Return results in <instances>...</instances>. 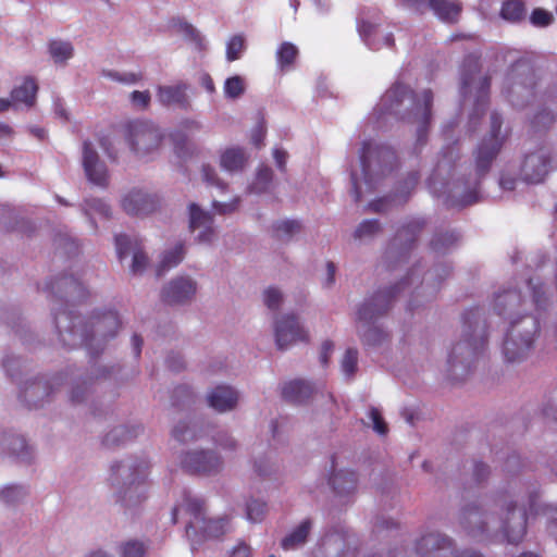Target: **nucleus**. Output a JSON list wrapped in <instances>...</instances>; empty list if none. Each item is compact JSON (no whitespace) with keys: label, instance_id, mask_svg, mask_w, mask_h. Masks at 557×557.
Segmentation results:
<instances>
[{"label":"nucleus","instance_id":"nucleus-1","mask_svg":"<svg viewBox=\"0 0 557 557\" xmlns=\"http://www.w3.org/2000/svg\"><path fill=\"white\" fill-rule=\"evenodd\" d=\"M524 302L520 292L516 289L497 293L494 299L496 313L510 319V326L503 346L507 362H518L527 358L540 330L537 318L530 314L520 315L518 308Z\"/></svg>","mask_w":557,"mask_h":557},{"label":"nucleus","instance_id":"nucleus-2","mask_svg":"<svg viewBox=\"0 0 557 557\" xmlns=\"http://www.w3.org/2000/svg\"><path fill=\"white\" fill-rule=\"evenodd\" d=\"M54 323L58 335L64 346H84L89 350L99 347L109 338H113L121 327L116 311H106L92 315L82 324L79 315L67 308L54 312Z\"/></svg>","mask_w":557,"mask_h":557},{"label":"nucleus","instance_id":"nucleus-3","mask_svg":"<svg viewBox=\"0 0 557 557\" xmlns=\"http://www.w3.org/2000/svg\"><path fill=\"white\" fill-rule=\"evenodd\" d=\"M405 99H410V110L400 116L403 121L418 123L416 148L426 143L428 132L432 117L433 92L424 89L421 101L416 92L407 85L396 82L385 91L380 101L381 114H398Z\"/></svg>","mask_w":557,"mask_h":557},{"label":"nucleus","instance_id":"nucleus-4","mask_svg":"<svg viewBox=\"0 0 557 557\" xmlns=\"http://www.w3.org/2000/svg\"><path fill=\"white\" fill-rule=\"evenodd\" d=\"M537 494H531L529 497V508L522 510H517L516 504L507 500L505 496H500L494 502L495 507H500L505 511V518L502 519L499 528L508 543L518 544L523 540L527 533L528 513L549 515L554 511L557 516L556 507L549 505L540 507L537 506ZM548 531L557 541V517L549 522Z\"/></svg>","mask_w":557,"mask_h":557},{"label":"nucleus","instance_id":"nucleus-5","mask_svg":"<svg viewBox=\"0 0 557 557\" xmlns=\"http://www.w3.org/2000/svg\"><path fill=\"white\" fill-rule=\"evenodd\" d=\"M502 124L500 115L493 112L491 114L490 134L480 141L474 151L475 180L473 187L462 196L461 202L463 206L475 203L479 200L480 180L490 171L504 144V137L500 136Z\"/></svg>","mask_w":557,"mask_h":557},{"label":"nucleus","instance_id":"nucleus-6","mask_svg":"<svg viewBox=\"0 0 557 557\" xmlns=\"http://www.w3.org/2000/svg\"><path fill=\"white\" fill-rule=\"evenodd\" d=\"M481 57L470 53L465 57L460 69V94L463 98L474 96V113L472 123L479 113H483L488 103L491 77L481 74Z\"/></svg>","mask_w":557,"mask_h":557},{"label":"nucleus","instance_id":"nucleus-7","mask_svg":"<svg viewBox=\"0 0 557 557\" xmlns=\"http://www.w3.org/2000/svg\"><path fill=\"white\" fill-rule=\"evenodd\" d=\"M479 308L469 309L463 313L465 338L454 345L448 356V363L451 368H455L458 362L472 361L484 350L487 344V334L484 327L479 330Z\"/></svg>","mask_w":557,"mask_h":557},{"label":"nucleus","instance_id":"nucleus-8","mask_svg":"<svg viewBox=\"0 0 557 557\" xmlns=\"http://www.w3.org/2000/svg\"><path fill=\"white\" fill-rule=\"evenodd\" d=\"M491 506L484 500H475L461 507L458 513V525L460 531L469 539L476 542L494 541L498 532L492 530L495 522L493 515H490Z\"/></svg>","mask_w":557,"mask_h":557},{"label":"nucleus","instance_id":"nucleus-9","mask_svg":"<svg viewBox=\"0 0 557 557\" xmlns=\"http://www.w3.org/2000/svg\"><path fill=\"white\" fill-rule=\"evenodd\" d=\"M411 276L386 289H380L367 299L358 310V320L371 323L387 313L398 293L409 284Z\"/></svg>","mask_w":557,"mask_h":557},{"label":"nucleus","instance_id":"nucleus-10","mask_svg":"<svg viewBox=\"0 0 557 557\" xmlns=\"http://www.w3.org/2000/svg\"><path fill=\"white\" fill-rule=\"evenodd\" d=\"M126 136L132 150L140 156L158 149L163 138L160 129L153 123L147 121L129 123Z\"/></svg>","mask_w":557,"mask_h":557},{"label":"nucleus","instance_id":"nucleus-11","mask_svg":"<svg viewBox=\"0 0 557 557\" xmlns=\"http://www.w3.org/2000/svg\"><path fill=\"white\" fill-rule=\"evenodd\" d=\"M454 541L440 532H426L421 535L414 546V557H441V552L450 549ZM450 557H484L480 552L472 549L454 550Z\"/></svg>","mask_w":557,"mask_h":557},{"label":"nucleus","instance_id":"nucleus-12","mask_svg":"<svg viewBox=\"0 0 557 557\" xmlns=\"http://www.w3.org/2000/svg\"><path fill=\"white\" fill-rule=\"evenodd\" d=\"M274 334L280 350H284L297 342H309L308 332L299 324L294 314H286L278 319L275 322Z\"/></svg>","mask_w":557,"mask_h":557},{"label":"nucleus","instance_id":"nucleus-13","mask_svg":"<svg viewBox=\"0 0 557 557\" xmlns=\"http://www.w3.org/2000/svg\"><path fill=\"white\" fill-rule=\"evenodd\" d=\"M181 466L188 473L211 474L222 468V460L213 451L196 450L186 453Z\"/></svg>","mask_w":557,"mask_h":557},{"label":"nucleus","instance_id":"nucleus-14","mask_svg":"<svg viewBox=\"0 0 557 557\" xmlns=\"http://www.w3.org/2000/svg\"><path fill=\"white\" fill-rule=\"evenodd\" d=\"M550 157L545 148L525 156L521 166V175L528 183L537 184L543 182L548 173Z\"/></svg>","mask_w":557,"mask_h":557},{"label":"nucleus","instance_id":"nucleus-15","mask_svg":"<svg viewBox=\"0 0 557 557\" xmlns=\"http://www.w3.org/2000/svg\"><path fill=\"white\" fill-rule=\"evenodd\" d=\"M83 166L87 178L95 185L106 187L109 182L107 166L99 160L97 151L89 140L83 144Z\"/></svg>","mask_w":557,"mask_h":557},{"label":"nucleus","instance_id":"nucleus-16","mask_svg":"<svg viewBox=\"0 0 557 557\" xmlns=\"http://www.w3.org/2000/svg\"><path fill=\"white\" fill-rule=\"evenodd\" d=\"M115 248L120 260L133 253L131 270L134 274L141 273L147 268L148 257L138 240H132L127 235L120 234L115 236Z\"/></svg>","mask_w":557,"mask_h":557},{"label":"nucleus","instance_id":"nucleus-17","mask_svg":"<svg viewBox=\"0 0 557 557\" xmlns=\"http://www.w3.org/2000/svg\"><path fill=\"white\" fill-rule=\"evenodd\" d=\"M425 226L423 219H411L406 222L395 234L392 246L404 258L414 246L417 238Z\"/></svg>","mask_w":557,"mask_h":557},{"label":"nucleus","instance_id":"nucleus-18","mask_svg":"<svg viewBox=\"0 0 557 557\" xmlns=\"http://www.w3.org/2000/svg\"><path fill=\"white\" fill-rule=\"evenodd\" d=\"M53 299H62L63 294L73 299L81 300L86 297L87 290L83 284L73 275L62 274L54 281H50L46 286Z\"/></svg>","mask_w":557,"mask_h":557},{"label":"nucleus","instance_id":"nucleus-19","mask_svg":"<svg viewBox=\"0 0 557 557\" xmlns=\"http://www.w3.org/2000/svg\"><path fill=\"white\" fill-rule=\"evenodd\" d=\"M159 200L156 196L141 190H132L122 200L123 210L129 215H146L158 208Z\"/></svg>","mask_w":557,"mask_h":557},{"label":"nucleus","instance_id":"nucleus-20","mask_svg":"<svg viewBox=\"0 0 557 557\" xmlns=\"http://www.w3.org/2000/svg\"><path fill=\"white\" fill-rule=\"evenodd\" d=\"M196 294V284L188 277H177L162 292V300L168 305H178L191 299Z\"/></svg>","mask_w":557,"mask_h":557},{"label":"nucleus","instance_id":"nucleus-21","mask_svg":"<svg viewBox=\"0 0 557 557\" xmlns=\"http://www.w3.org/2000/svg\"><path fill=\"white\" fill-rule=\"evenodd\" d=\"M374 156L379 163H392L396 160L395 151L386 146H373L371 140H364L362 143L359 158L361 170L366 178L370 175L371 158Z\"/></svg>","mask_w":557,"mask_h":557},{"label":"nucleus","instance_id":"nucleus-22","mask_svg":"<svg viewBox=\"0 0 557 557\" xmlns=\"http://www.w3.org/2000/svg\"><path fill=\"white\" fill-rule=\"evenodd\" d=\"M208 404L219 412H225L235 408L238 401L237 392L231 386L219 385L207 396Z\"/></svg>","mask_w":557,"mask_h":557},{"label":"nucleus","instance_id":"nucleus-23","mask_svg":"<svg viewBox=\"0 0 557 557\" xmlns=\"http://www.w3.org/2000/svg\"><path fill=\"white\" fill-rule=\"evenodd\" d=\"M212 216L209 212L203 211L196 203L189 206V228L195 231L196 228L203 227L205 230L199 234L198 239L201 243L211 242L213 237V228L211 227Z\"/></svg>","mask_w":557,"mask_h":557},{"label":"nucleus","instance_id":"nucleus-24","mask_svg":"<svg viewBox=\"0 0 557 557\" xmlns=\"http://www.w3.org/2000/svg\"><path fill=\"white\" fill-rule=\"evenodd\" d=\"M313 394V387L304 380H293L282 387V397L293 404H304Z\"/></svg>","mask_w":557,"mask_h":557},{"label":"nucleus","instance_id":"nucleus-25","mask_svg":"<svg viewBox=\"0 0 557 557\" xmlns=\"http://www.w3.org/2000/svg\"><path fill=\"white\" fill-rule=\"evenodd\" d=\"M148 468V463L144 460L134 467V473L137 475L131 480L129 486L122 497V500L126 504V506H129L131 504L135 505L141 502V499L146 498V490L144 488L141 481L138 480V478L139 474L144 476Z\"/></svg>","mask_w":557,"mask_h":557},{"label":"nucleus","instance_id":"nucleus-26","mask_svg":"<svg viewBox=\"0 0 557 557\" xmlns=\"http://www.w3.org/2000/svg\"><path fill=\"white\" fill-rule=\"evenodd\" d=\"M329 483L335 493L343 495L347 494L356 488L357 476L356 473L348 470L335 471V459L332 458L331 475Z\"/></svg>","mask_w":557,"mask_h":557},{"label":"nucleus","instance_id":"nucleus-27","mask_svg":"<svg viewBox=\"0 0 557 557\" xmlns=\"http://www.w3.org/2000/svg\"><path fill=\"white\" fill-rule=\"evenodd\" d=\"M186 91L187 85L185 83H177L172 86H160L158 89V99L165 106L177 104L180 107H186L188 104Z\"/></svg>","mask_w":557,"mask_h":557},{"label":"nucleus","instance_id":"nucleus-28","mask_svg":"<svg viewBox=\"0 0 557 557\" xmlns=\"http://www.w3.org/2000/svg\"><path fill=\"white\" fill-rule=\"evenodd\" d=\"M428 4L440 20L447 23L457 22L461 12L460 4L450 0H429Z\"/></svg>","mask_w":557,"mask_h":557},{"label":"nucleus","instance_id":"nucleus-29","mask_svg":"<svg viewBox=\"0 0 557 557\" xmlns=\"http://www.w3.org/2000/svg\"><path fill=\"white\" fill-rule=\"evenodd\" d=\"M141 431L143 429L139 426L129 429L127 426L121 425L110 431L103 437L102 444L107 447L120 446L135 438Z\"/></svg>","mask_w":557,"mask_h":557},{"label":"nucleus","instance_id":"nucleus-30","mask_svg":"<svg viewBox=\"0 0 557 557\" xmlns=\"http://www.w3.org/2000/svg\"><path fill=\"white\" fill-rule=\"evenodd\" d=\"M38 86L34 78L27 77L23 83L15 87L11 92V98L15 102H23L30 107L34 104Z\"/></svg>","mask_w":557,"mask_h":557},{"label":"nucleus","instance_id":"nucleus-31","mask_svg":"<svg viewBox=\"0 0 557 557\" xmlns=\"http://www.w3.org/2000/svg\"><path fill=\"white\" fill-rule=\"evenodd\" d=\"M310 530L311 521L309 519L304 520L294 531L282 540V547L288 550L304 544L307 541Z\"/></svg>","mask_w":557,"mask_h":557},{"label":"nucleus","instance_id":"nucleus-32","mask_svg":"<svg viewBox=\"0 0 557 557\" xmlns=\"http://www.w3.org/2000/svg\"><path fill=\"white\" fill-rule=\"evenodd\" d=\"M511 73L524 75L525 77L517 85L518 89H530L535 86V72L528 59H520L511 66Z\"/></svg>","mask_w":557,"mask_h":557},{"label":"nucleus","instance_id":"nucleus-33","mask_svg":"<svg viewBox=\"0 0 557 557\" xmlns=\"http://www.w3.org/2000/svg\"><path fill=\"white\" fill-rule=\"evenodd\" d=\"M527 9L522 0H506L500 9V16L511 23H519L525 18Z\"/></svg>","mask_w":557,"mask_h":557},{"label":"nucleus","instance_id":"nucleus-34","mask_svg":"<svg viewBox=\"0 0 557 557\" xmlns=\"http://www.w3.org/2000/svg\"><path fill=\"white\" fill-rule=\"evenodd\" d=\"M184 255V245L182 243L177 244L173 250L166 251L157 268V275L162 276L166 271L180 264Z\"/></svg>","mask_w":557,"mask_h":557},{"label":"nucleus","instance_id":"nucleus-35","mask_svg":"<svg viewBox=\"0 0 557 557\" xmlns=\"http://www.w3.org/2000/svg\"><path fill=\"white\" fill-rule=\"evenodd\" d=\"M246 158L245 153L239 148L226 149L221 156V166L230 172L238 171L244 168Z\"/></svg>","mask_w":557,"mask_h":557},{"label":"nucleus","instance_id":"nucleus-36","mask_svg":"<svg viewBox=\"0 0 557 557\" xmlns=\"http://www.w3.org/2000/svg\"><path fill=\"white\" fill-rule=\"evenodd\" d=\"M298 57V49L292 42H283L276 51V61L281 70L289 69Z\"/></svg>","mask_w":557,"mask_h":557},{"label":"nucleus","instance_id":"nucleus-37","mask_svg":"<svg viewBox=\"0 0 557 557\" xmlns=\"http://www.w3.org/2000/svg\"><path fill=\"white\" fill-rule=\"evenodd\" d=\"M73 46L69 41L51 40L49 52L55 63H64L73 57Z\"/></svg>","mask_w":557,"mask_h":557},{"label":"nucleus","instance_id":"nucleus-38","mask_svg":"<svg viewBox=\"0 0 557 557\" xmlns=\"http://www.w3.org/2000/svg\"><path fill=\"white\" fill-rule=\"evenodd\" d=\"M181 507L193 516L195 520L205 519V503L202 499L191 497L189 494L185 493Z\"/></svg>","mask_w":557,"mask_h":557},{"label":"nucleus","instance_id":"nucleus-39","mask_svg":"<svg viewBox=\"0 0 557 557\" xmlns=\"http://www.w3.org/2000/svg\"><path fill=\"white\" fill-rule=\"evenodd\" d=\"M203 521V533L206 537H220L225 534L228 525V519L218 518Z\"/></svg>","mask_w":557,"mask_h":557},{"label":"nucleus","instance_id":"nucleus-40","mask_svg":"<svg viewBox=\"0 0 557 557\" xmlns=\"http://www.w3.org/2000/svg\"><path fill=\"white\" fill-rule=\"evenodd\" d=\"M273 178V172L268 166H261L256 175V178L251 185V191L261 194L268 190Z\"/></svg>","mask_w":557,"mask_h":557},{"label":"nucleus","instance_id":"nucleus-41","mask_svg":"<svg viewBox=\"0 0 557 557\" xmlns=\"http://www.w3.org/2000/svg\"><path fill=\"white\" fill-rule=\"evenodd\" d=\"M459 239L455 232H445L436 234L431 240V248L436 252H442L453 246Z\"/></svg>","mask_w":557,"mask_h":557},{"label":"nucleus","instance_id":"nucleus-42","mask_svg":"<svg viewBox=\"0 0 557 557\" xmlns=\"http://www.w3.org/2000/svg\"><path fill=\"white\" fill-rule=\"evenodd\" d=\"M301 225L298 221L286 220L275 224L274 232L277 239L289 238L294 234L300 232Z\"/></svg>","mask_w":557,"mask_h":557},{"label":"nucleus","instance_id":"nucleus-43","mask_svg":"<svg viewBox=\"0 0 557 557\" xmlns=\"http://www.w3.org/2000/svg\"><path fill=\"white\" fill-rule=\"evenodd\" d=\"M173 437L181 442L186 443L198 438L195 425L187 422H181L172 431Z\"/></svg>","mask_w":557,"mask_h":557},{"label":"nucleus","instance_id":"nucleus-44","mask_svg":"<svg viewBox=\"0 0 557 557\" xmlns=\"http://www.w3.org/2000/svg\"><path fill=\"white\" fill-rule=\"evenodd\" d=\"M245 50V38L243 35H234L226 45V59L228 62L236 61Z\"/></svg>","mask_w":557,"mask_h":557},{"label":"nucleus","instance_id":"nucleus-45","mask_svg":"<svg viewBox=\"0 0 557 557\" xmlns=\"http://www.w3.org/2000/svg\"><path fill=\"white\" fill-rule=\"evenodd\" d=\"M245 91L244 81L240 76L235 75L228 77L224 84L225 96L232 99H236L242 96Z\"/></svg>","mask_w":557,"mask_h":557},{"label":"nucleus","instance_id":"nucleus-46","mask_svg":"<svg viewBox=\"0 0 557 557\" xmlns=\"http://www.w3.org/2000/svg\"><path fill=\"white\" fill-rule=\"evenodd\" d=\"M528 287L531 292L532 302L535 306L536 310L544 309V305L546 304L545 293L543 290L542 283L535 282L533 277L528 281Z\"/></svg>","mask_w":557,"mask_h":557},{"label":"nucleus","instance_id":"nucleus-47","mask_svg":"<svg viewBox=\"0 0 557 557\" xmlns=\"http://www.w3.org/2000/svg\"><path fill=\"white\" fill-rule=\"evenodd\" d=\"M267 510V504L257 499L247 503V519L252 522H259L263 519Z\"/></svg>","mask_w":557,"mask_h":557},{"label":"nucleus","instance_id":"nucleus-48","mask_svg":"<svg viewBox=\"0 0 557 557\" xmlns=\"http://www.w3.org/2000/svg\"><path fill=\"white\" fill-rule=\"evenodd\" d=\"M0 495L5 504H15L25 497L26 492L20 485H9L1 491Z\"/></svg>","mask_w":557,"mask_h":557},{"label":"nucleus","instance_id":"nucleus-49","mask_svg":"<svg viewBox=\"0 0 557 557\" xmlns=\"http://www.w3.org/2000/svg\"><path fill=\"white\" fill-rule=\"evenodd\" d=\"M381 231V224L377 220H366L359 224L355 231L356 238L370 237Z\"/></svg>","mask_w":557,"mask_h":557},{"label":"nucleus","instance_id":"nucleus-50","mask_svg":"<svg viewBox=\"0 0 557 557\" xmlns=\"http://www.w3.org/2000/svg\"><path fill=\"white\" fill-rule=\"evenodd\" d=\"M358 363V351L355 348H348L342 360V370L343 372L351 376L357 371Z\"/></svg>","mask_w":557,"mask_h":557},{"label":"nucleus","instance_id":"nucleus-51","mask_svg":"<svg viewBox=\"0 0 557 557\" xmlns=\"http://www.w3.org/2000/svg\"><path fill=\"white\" fill-rule=\"evenodd\" d=\"M555 121V116L547 110L537 112L532 120V127L535 131L549 127Z\"/></svg>","mask_w":557,"mask_h":557},{"label":"nucleus","instance_id":"nucleus-52","mask_svg":"<svg viewBox=\"0 0 557 557\" xmlns=\"http://www.w3.org/2000/svg\"><path fill=\"white\" fill-rule=\"evenodd\" d=\"M386 336L387 335L377 327H368V330L362 333V342L366 345L374 346L381 344Z\"/></svg>","mask_w":557,"mask_h":557},{"label":"nucleus","instance_id":"nucleus-53","mask_svg":"<svg viewBox=\"0 0 557 557\" xmlns=\"http://www.w3.org/2000/svg\"><path fill=\"white\" fill-rule=\"evenodd\" d=\"M530 21L534 26L545 27L553 22V15L548 11L539 8L533 10Z\"/></svg>","mask_w":557,"mask_h":557},{"label":"nucleus","instance_id":"nucleus-54","mask_svg":"<svg viewBox=\"0 0 557 557\" xmlns=\"http://www.w3.org/2000/svg\"><path fill=\"white\" fill-rule=\"evenodd\" d=\"M145 554V546L138 541H129L122 547L123 557H143Z\"/></svg>","mask_w":557,"mask_h":557},{"label":"nucleus","instance_id":"nucleus-55","mask_svg":"<svg viewBox=\"0 0 557 557\" xmlns=\"http://www.w3.org/2000/svg\"><path fill=\"white\" fill-rule=\"evenodd\" d=\"M282 301V294L277 288L270 287L264 292V304L271 310L278 309Z\"/></svg>","mask_w":557,"mask_h":557},{"label":"nucleus","instance_id":"nucleus-56","mask_svg":"<svg viewBox=\"0 0 557 557\" xmlns=\"http://www.w3.org/2000/svg\"><path fill=\"white\" fill-rule=\"evenodd\" d=\"M202 177H203V181L211 186H216L218 188H220L222 190H224L226 188V184L224 182H222L221 180H219L214 169L211 168L210 165L202 166Z\"/></svg>","mask_w":557,"mask_h":557},{"label":"nucleus","instance_id":"nucleus-57","mask_svg":"<svg viewBox=\"0 0 557 557\" xmlns=\"http://www.w3.org/2000/svg\"><path fill=\"white\" fill-rule=\"evenodd\" d=\"M369 414H370V418H371V420L373 422L374 431L377 432L381 435H385L387 433L388 429H387V424L385 423V421H384L380 410L374 408V407H372L370 409Z\"/></svg>","mask_w":557,"mask_h":557},{"label":"nucleus","instance_id":"nucleus-58","mask_svg":"<svg viewBox=\"0 0 557 557\" xmlns=\"http://www.w3.org/2000/svg\"><path fill=\"white\" fill-rule=\"evenodd\" d=\"M104 75L124 84H135L141 78L140 74L129 73L121 75L120 73L112 71L106 72Z\"/></svg>","mask_w":557,"mask_h":557},{"label":"nucleus","instance_id":"nucleus-59","mask_svg":"<svg viewBox=\"0 0 557 557\" xmlns=\"http://www.w3.org/2000/svg\"><path fill=\"white\" fill-rule=\"evenodd\" d=\"M131 100L133 104L144 109L147 108L150 102V94L149 91L135 90L131 94Z\"/></svg>","mask_w":557,"mask_h":557},{"label":"nucleus","instance_id":"nucleus-60","mask_svg":"<svg viewBox=\"0 0 557 557\" xmlns=\"http://www.w3.org/2000/svg\"><path fill=\"white\" fill-rule=\"evenodd\" d=\"M265 138V125L264 121L262 120L258 126L253 129L251 135V141L255 145V147L260 148L263 145V140Z\"/></svg>","mask_w":557,"mask_h":557},{"label":"nucleus","instance_id":"nucleus-61","mask_svg":"<svg viewBox=\"0 0 557 557\" xmlns=\"http://www.w3.org/2000/svg\"><path fill=\"white\" fill-rule=\"evenodd\" d=\"M215 443L224 450H235L237 447L236 441L227 434H219Z\"/></svg>","mask_w":557,"mask_h":557},{"label":"nucleus","instance_id":"nucleus-62","mask_svg":"<svg viewBox=\"0 0 557 557\" xmlns=\"http://www.w3.org/2000/svg\"><path fill=\"white\" fill-rule=\"evenodd\" d=\"M490 474V470L487 465L483 462H476L473 468V479L479 484L483 482L487 475Z\"/></svg>","mask_w":557,"mask_h":557},{"label":"nucleus","instance_id":"nucleus-63","mask_svg":"<svg viewBox=\"0 0 557 557\" xmlns=\"http://www.w3.org/2000/svg\"><path fill=\"white\" fill-rule=\"evenodd\" d=\"M173 143H174V149L178 157H183L185 154V147L187 145L186 138L181 133H174L171 135Z\"/></svg>","mask_w":557,"mask_h":557},{"label":"nucleus","instance_id":"nucleus-64","mask_svg":"<svg viewBox=\"0 0 557 557\" xmlns=\"http://www.w3.org/2000/svg\"><path fill=\"white\" fill-rule=\"evenodd\" d=\"M90 209L98 211L100 214L109 218L111 215L110 207L100 199H92L86 202Z\"/></svg>","mask_w":557,"mask_h":557}]
</instances>
